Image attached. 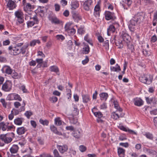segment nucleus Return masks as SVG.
<instances>
[{
	"mask_svg": "<svg viewBox=\"0 0 157 157\" xmlns=\"http://www.w3.org/2000/svg\"><path fill=\"white\" fill-rule=\"evenodd\" d=\"M144 19V16L142 13H138L133 17L128 25V28L131 31L133 32L135 26L142 22Z\"/></svg>",
	"mask_w": 157,
	"mask_h": 157,
	"instance_id": "f257e3e1",
	"label": "nucleus"
},
{
	"mask_svg": "<svg viewBox=\"0 0 157 157\" xmlns=\"http://www.w3.org/2000/svg\"><path fill=\"white\" fill-rule=\"evenodd\" d=\"M12 141V139L10 137H7V134H2L0 135V146H3L5 144H8Z\"/></svg>",
	"mask_w": 157,
	"mask_h": 157,
	"instance_id": "f03ea898",
	"label": "nucleus"
},
{
	"mask_svg": "<svg viewBox=\"0 0 157 157\" xmlns=\"http://www.w3.org/2000/svg\"><path fill=\"white\" fill-rule=\"evenodd\" d=\"M152 77L150 74H147L139 77V79L141 82L148 84H150L152 81Z\"/></svg>",
	"mask_w": 157,
	"mask_h": 157,
	"instance_id": "7ed1b4c3",
	"label": "nucleus"
},
{
	"mask_svg": "<svg viewBox=\"0 0 157 157\" xmlns=\"http://www.w3.org/2000/svg\"><path fill=\"white\" fill-rule=\"evenodd\" d=\"M9 53L11 55H17L21 53V50L20 49V48L15 47H13L10 46L9 47Z\"/></svg>",
	"mask_w": 157,
	"mask_h": 157,
	"instance_id": "20e7f679",
	"label": "nucleus"
},
{
	"mask_svg": "<svg viewBox=\"0 0 157 157\" xmlns=\"http://www.w3.org/2000/svg\"><path fill=\"white\" fill-rule=\"evenodd\" d=\"M12 88L11 83L8 81H6L2 85V89L5 91H9Z\"/></svg>",
	"mask_w": 157,
	"mask_h": 157,
	"instance_id": "39448f33",
	"label": "nucleus"
},
{
	"mask_svg": "<svg viewBox=\"0 0 157 157\" xmlns=\"http://www.w3.org/2000/svg\"><path fill=\"white\" fill-rule=\"evenodd\" d=\"M7 98L10 100H17L19 101L21 100V98L20 96L18 94L15 93L11 94H9L7 97Z\"/></svg>",
	"mask_w": 157,
	"mask_h": 157,
	"instance_id": "423d86ee",
	"label": "nucleus"
},
{
	"mask_svg": "<svg viewBox=\"0 0 157 157\" xmlns=\"http://www.w3.org/2000/svg\"><path fill=\"white\" fill-rule=\"evenodd\" d=\"M105 19L107 20H114L116 18L114 13L109 11H106L105 13Z\"/></svg>",
	"mask_w": 157,
	"mask_h": 157,
	"instance_id": "0eeeda50",
	"label": "nucleus"
},
{
	"mask_svg": "<svg viewBox=\"0 0 157 157\" xmlns=\"http://www.w3.org/2000/svg\"><path fill=\"white\" fill-rule=\"evenodd\" d=\"M93 2L92 0H87L84 3L83 6L84 9L86 10H89L91 7Z\"/></svg>",
	"mask_w": 157,
	"mask_h": 157,
	"instance_id": "6e6552de",
	"label": "nucleus"
},
{
	"mask_svg": "<svg viewBox=\"0 0 157 157\" xmlns=\"http://www.w3.org/2000/svg\"><path fill=\"white\" fill-rule=\"evenodd\" d=\"M1 70L3 73L10 75L11 74L13 70H12L10 66L6 65L3 66Z\"/></svg>",
	"mask_w": 157,
	"mask_h": 157,
	"instance_id": "1a4fd4ad",
	"label": "nucleus"
},
{
	"mask_svg": "<svg viewBox=\"0 0 157 157\" xmlns=\"http://www.w3.org/2000/svg\"><path fill=\"white\" fill-rule=\"evenodd\" d=\"M121 36L124 41L126 42L127 44H128L130 42V37L127 33H122L121 34Z\"/></svg>",
	"mask_w": 157,
	"mask_h": 157,
	"instance_id": "9d476101",
	"label": "nucleus"
},
{
	"mask_svg": "<svg viewBox=\"0 0 157 157\" xmlns=\"http://www.w3.org/2000/svg\"><path fill=\"white\" fill-rule=\"evenodd\" d=\"M133 102L135 105L140 106L143 104L144 102L140 98H136L133 99Z\"/></svg>",
	"mask_w": 157,
	"mask_h": 157,
	"instance_id": "9b49d317",
	"label": "nucleus"
},
{
	"mask_svg": "<svg viewBox=\"0 0 157 157\" xmlns=\"http://www.w3.org/2000/svg\"><path fill=\"white\" fill-rule=\"evenodd\" d=\"M7 6L10 10L13 9L15 8L17 6L16 4L12 0H9L7 4Z\"/></svg>",
	"mask_w": 157,
	"mask_h": 157,
	"instance_id": "f8f14e48",
	"label": "nucleus"
},
{
	"mask_svg": "<svg viewBox=\"0 0 157 157\" xmlns=\"http://www.w3.org/2000/svg\"><path fill=\"white\" fill-rule=\"evenodd\" d=\"M57 148L60 152L62 153H64L68 149L67 146L66 145L63 146L58 145Z\"/></svg>",
	"mask_w": 157,
	"mask_h": 157,
	"instance_id": "ddd939ff",
	"label": "nucleus"
},
{
	"mask_svg": "<svg viewBox=\"0 0 157 157\" xmlns=\"http://www.w3.org/2000/svg\"><path fill=\"white\" fill-rule=\"evenodd\" d=\"M119 25L117 23H116L113 25H110L107 29L113 33L115 31V27H118Z\"/></svg>",
	"mask_w": 157,
	"mask_h": 157,
	"instance_id": "4468645a",
	"label": "nucleus"
},
{
	"mask_svg": "<svg viewBox=\"0 0 157 157\" xmlns=\"http://www.w3.org/2000/svg\"><path fill=\"white\" fill-rule=\"evenodd\" d=\"M19 147L17 145H13L10 149V151L11 153H16L18 150Z\"/></svg>",
	"mask_w": 157,
	"mask_h": 157,
	"instance_id": "2eb2a0df",
	"label": "nucleus"
},
{
	"mask_svg": "<svg viewBox=\"0 0 157 157\" xmlns=\"http://www.w3.org/2000/svg\"><path fill=\"white\" fill-rule=\"evenodd\" d=\"M50 128L51 130L55 134L59 136L62 135V133L58 131L57 128L54 125L50 126Z\"/></svg>",
	"mask_w": 157,
	"mask_h": 157,
	"instance_id": "dca6fc26",
	"label": "nucleus"
},
{
	"mask_svg": "<svg viewBox=\"0 0 157 157\" xmlns=\"http://www.w3.org/2000/svg\"><path fill=\"white\" fill-rule=\"evenodd\" d=\"M79 6L78 2L77 1H75L71 2V9L72 10H74L77 8Z\"/></svg>",
	"mask_w": 157,
	"mask_h": 157,
	"instance_id": "f3484780",
	"label": "nucleus"
},
{
	"mask_svg": "<svg viewBox=\"0 0 157 157\" xmlns=\"http://www.w3.org/2000/svg\"><path fill=\"white\" fill-rule=\"evenodd\" d=\"M120 128L121 129L124 131L128 132L130 134H134L135 135L136 134V133L134 131L129 129L128 128H126L123 126H120Z\"/></svg>",
	"mask_w": 157,
	"mask_h": 157,
	"instance_id": "a211bd4d",
	"label": "nucleus"
},
{
	"mask_svg": "<svg viewBox=\"0 0 157 157\" xmlns=\"http://www.w3.org/2000/svg\"><path fill=\"white\" fill-rule=\"evenodd\" d=\"M125 151V150L122 148H118L117 152L120 157H124Z\"/></svg>",
	"mask_w": 157,
	"mask_h": 157,
	"instance_id": "6ab92c4d",
	"label": "nucleus"
},
{
	"mask_svg": "<svg viewBox=\"0 0 157 157\" xmlns=\"http://www.w3.org/2000/svg\"><path fill=\"white\" fill-rule=\"evenodd\" d=\"M100 97L101 100L106 101L108 97V95L106 93H102L100 94Z\"/></svg>",
	"mask_w": 157,
	"mask_h": 157,
	"instance_id": "aec40b11",
	"label": "nucleus"
},
{
	"mask_svg": "<svg viewBox=\"0 0 157 157\" xmlns=\"http://www.w3.org/2000/svg\"><path fill=\"white\" fill-rule=\"evenodd\" d=\"M14 15L17 18H21L23 17V14L21 10H18L15 12Z\"/></svg>",
	"mask_w": 157,
	"mask_h": 157,
	"instance_id": "412c9836",
	"label": "nucleus"
},
{
	"mask_svg": "<svg viewBox=\"0 0 157 157\" xmlns=\"http://www.w3.org/2000/svg\"><path fill=\"white\" fill-rule=\"evenodd\" d=\"M25 129L24 127H22L18 128L17 130V132L19 135H21L24 134L25 132Z\"/></svg>",
	"mask_w": 157,
	"mask_h": 157,
	"instance_id": "4be33fe9",
	"label": "nucleus"
},
{
	"mask_svg": "<svg viewBox=\"0 0 157 157\" xmlns=\"http://www.w3.org/2000/svg\"><path fill=\"white\" fill-rule=\"evenodd\" d=\"M8 123H5L3 122L0 123V129L2 128L3 131L6 130L7 128V126Z\"/></svg>",
	"mask_w": 157,
	"mask_h": 157,
	"instance_id": "5701e85b",
	"label": "nucleus"
},
{
	"mask_svg": "<svg viewBox=\"0 0 157 157\" xmlns=\"http://www.w3.org/2000/svg\"><path fill=\"white\" fill-rule=\"evenodd\" d=\"M146 100L148 104H150L151 103H155L156 102L155 98H152L150 99L149 98L146 97Z\"/></svg>",
	"mask_w": 157,
	"mask_h": 157,
	"instance_id": "b1692460",
	"label": "nucleus"
},
{
	"mask_svg": "<svg viewBox=\"0 0 157 157\" xmlns=\"http://www.w3.org/2000/svg\"><path fill=\"white\" fill-rule=\"evenodd\" d=\"M83 53L86 54H88L90 51V48L87 45H85L83 48Z\"/></svg>",
	"mask_w": 157,
	"mask_h": 157,
	"instance_id": "393cba45",
	"label": "nucleus"
},
{
	"mask_svg": "<svg viewBox=\"0 0 157 157\" xmlns=\"http://www.w3.org/2000/svg\"><path fill=\"white\" fill-rule=\"evenodd\" d=\"M23 119L20 118H18L14 120L15 124L17 125H21L22 123Z\"/></svg>",
	"mask_w": 157,
	"mask_h": 157,
	"instance_id": "a878e982",
	"label": "nucleus"
},
{
	"mask_svg": "<svg viewBox=\"0 0 157 157\" xmlns=\"http://www.w3.org/2000/svg\"><path fill=\"white\" fill-rule=\"evenodd\" d=\"M73 136L75 138H80L81 136L80 132L78 130L74 131L73 133Z\"/></svg>",
	"mask_w": 157,
	"mask_h": 157,
	"instance_id": "bb28decb",
	"label": "nucleus"
},
{
	"mask_svg": "<svg viewBox=\"0 0 157 157\" xmlns=\"http://www.w3.org/2000/svg\"><path fill=\"white\" fill-rule=\"evenodd\" d=\"M110 70L111 71L115 72H118L121 71V69L120 66L118 67H110Z\"/></svg>",
	"mask_w": 157,
	"mask_h": 157,
	"instance_id": "cd10ccee",
	"label": "nucleus"
},
{
	"mask_svg": "<svg viewBox=\"0 0 157 157\" xmlns=\"http://www.w3.org/2000/svg\"><path fill=\"white\" fill-rule=\"evenodd\" d=\"M82 99L84 102L86 103L90 100V97L89 96L87 95H83Z\"/></svg>",
	"mask_w": 157,
	"mask_h": 157,
	"instance_id": "c85d7f7f",
	"label": "nucleus"
},
{
	"mask_svg": "<svg viewBox=\"0 0 157 157\" xmlns=\"http://www.w3.org/2000/svg\"><path fill=\"white\" fill-rule=\"evenodd\" d=\"M40 123L44 125H48L49 124V121L47 120H43L40 119L39 121Z\"/></svg>",
	"mask_w": 157,
	"mask_h": 157,
	"instance_id": "c756f323",
	"label": "nucleus"
},
{
	"mask_svg": "<svg viewBox=\"0 0 157 157\" xmlns=\"http://www.w3.org/2000/svg\"><path fill=\"white\" fill-rule=\"evenodd\" d=\"M84 40L86 41L88 43H89L91 45H93V43L92 42V40L89 38L88 35L87 34L85 37L84 38Z\"/></svg>",
	"mask_w": 157,
	"mask_h": 157,
	"instance_id": "7c9ffc66",
	"label": "nucleus"
},
{
	"mask_svg": "<svg viewBox=\"0 0 157 157\" xmlns=\"http://www.w3.org/2000/svg\"><path fill=\"white\" fill-rule=\"evenodd\" d=\"M32 8V6L29 3H26L24 7V9L25 11L27 10H31Z\"/></svg>",
	"mask_w": 157,
	"mask_h": 157,
	"instance_id": "2f4dec72",
	"label": "nucleus"
},
{
	"mask_svg": "<svg viewBox=\"0 0 157 157\" xmlns=\"http://www.w3.org/2000/svg\"><path fill=\"white\" fill-rule=\"evenodd\" d=\"M28 46V44L24 46L21 48H20V49L21 50V53L23 54H24L26 52V50L27 47Z\"/></svg>",
	"mask_w": 157,
	"mask_h": 157,
	"instance_id": "473e14b6",
	"label": "nucleus"
},
{
	"mask_svg": "<svg viewBox=\"0 0 157 157\" xmlns=\"http://www.w3.org/2000/svg\"><path fill=\"white\" fill-rule=\"evenodd\" d=\"M55 124L57 125H60L62 124L61 121L60 120V118L58 117L55 119Z\"/></svg>",
	"mask_w": 157,
	"mask_h": 157,
	"instance_id": "72a5a7b5",
	"label": "nucleus"
},
{
	"mask_svg": "<svg viewBox=\"0 0 157 157\" xmlns=\"http://www.w3.org/2000/svg\"><path fill=\"white\" fill-rule=\"evenodd\" d=\"M27 151L29 152V154L24 155L23 157H33V156L31 155V154L32 153V151L31 148H29V149L25 151V152Z\"/></svg>",
	"mask_w": 157,
	"mask_h": 157,
	"instance_id": "f704fd0d",
	"label": "nucleus"
},
{
	"mask_svg": "<svg viewBox=\"0 0 157 157\" xmlns=\"http://www.w3.org/2000/svg\"><path fill=\"white\" fill-rule=\"evenodd\" d=\"M144 135L148 139L151 140L153 138L152 134L149 132H146Z\"/></svg>",
	"mask_w": 157,
	"mask_h": 157,
	"instance_id": "c9c22d12",
	"label": "nucleus"
},
{
	"mask_svg": "<svg viewBox=\"0 0 157 157\" xmlns=\"http://www.w3.org/2000/svg\"><path fill=\"white\" fill-rule=\"evenodd\" d=\"M12 77L14 79L17 78L18 74L15 71L13 70L11 74H10Z\"/></svg>",
	"mask_w": 157,
	"mask_h": 157,
	"instance_id": "e433bc0d",
	"label": "nucleus"
},
{
	"mask_svg": "<svg viewBox=\"0 0 157 157\" xmlns=\"http://www.w3.org/2000/svg\"><path fill=\"white\" fill-rule=\"evenodd\" d=\"M50 70L52 71H54L57 73L59 71V70L57 67L55 66H52L51 67Z\"/></svg>",
	"mask_w": 157,
	"mask_h": 157,
	"instance_id": "4c0bfd02",
	"label": "nucleus"
},
{
	"mask_svg": "<svg viewBox=\"0 0 157 157\" xmlns=\"http://www.w3.org/2000/svg\"><path fill=\"white\" fill-rule=\"evenodd\" d=\"M71 13L72 14L73 18L76 19H80V18L78 17L77 14L76 13V12L74 11H72Z\"/></svg>",
	"mask_w": 157,
	"mask_h": 157,
	"instance_id": "58836bf2",
	"label": "nucleus"
},
{
	"mask_svg": "<svg viewBox=\"0 0 157 157\" xmlns=\"http://www.w3.org/2000/svg\"><path fill=\"white\" fill-rule=\"evenodd\" d=\"M40 41L39 40H34L31 41L30 43V45L31 46H34L36 43L39 44Z\"/></svg>",
	"mask_w": 157,
	"mask_h": 157,
	"instance_id": "ea45409f",
	"label": "nucleus"
},
{
	"mask_svg": "<svg viewBox=\"0 0 157 157\" xmlns=\"http://www.w3.org/2000/svg\"><path fill=\"white\" fill-rule=\"evenodd\" d=\"M94 115L98 118H101L103 116V115L101 112H95L94 113Z\"/></svg>",
	"mask_w": 157,
	"mask_h": 157,
	"instance_id": "a19ab883",
	"label": "nucleus"
},
{
	"mask_svg": "<svg viewBox=\"0 0 157 157\" xmlns=\"http://www.w3.org/2000/svg\"><path fill=\"white\" fill-rule=\"evenodd\" d=\"M71 24L70 23H67L66 24L64 27L65 30L66 31H67L68 30L71 28Z\"/></svg>",
	"mask_w": 157,
	"mask_h": 157,
	"instance_id": "79ce46f5",
	"label": "nucleus"
},
{
	"mask_svg": "<svg viewBox=\"0 0 157 157\" xmlns=\"http://www.w3.org/2000/svg\"><path fill=\"white\" fill-rule=\"evenodd\" d=\"M52 22L56 24H58L60 23V21L57 18L54 17L52 19Z\"/></svg>",
	"mask_w": 157,
	"mask_h": 157,
	"instance_id": "37998d69",
	"label": "nucleus"
},
{
	"mask_svg": "<svg viewBox=\"0 0 157 157\" xmlns=\"http://www.w3.org/2000/svg\"><path fill=\"white\" fill-rule=\"evenodd\" d=\"M67 32L68 33H70L71 35H73L75 33V30L74 28H71Z\"/></svg>",
	"mask_w": 157,
	"mask_h": 157,
	"instance_id": "c03bdc74",
	"label": "nucleus"
},
{
	"mask_svg": "<svg viewBox=\"0 0 157 157\" xmlns=\"http://www.w3.org/2000/svg\"><path fill=\"white\" fill-rule=\"evenodd\" d=\"M79 110L77 108L74 107L73 111V114L74 115H77L78 114Z\"/></svg>",
	"mask_w": 157,
	"mask_h": 157,
	"instance_id": "a18cd8bd",
	"label": "nucleus"
},
{
	"mask_svg": "<svg viewBox=\"0 0 157 157\" xmlns=\"http://www.w3.org/2000/svg\"><path fill=\"white\" fill-rule=\"evenodd\" d=\"M53 152L55 157H61V156L59 155V153L56 149H55Z\"/></svg>",
	"mask_w": 157,
	"mask_h": 157,
	"instance_id": "49530a36",
	"label": "nucleus"
},
{
	"mask_svg": "<svg viewBox=\"0 0 157 157\" xmlns=\"http://www.w3.org/2000/svg\"><path fill=\"white\" fill-rule=\"evenodd\" d=\"M56 38L57 40H61L62 41L63 40L65 39L64 36L61 35H57Z\"/></svg>",
	"mask_w": 157,
	"mask_h": 157,
	"instance_id": "de8ad7c7",
	"label": "nucleus"
},
{
	"mask_svg": "<svg viewBox=\"0 0 157 157\" xmlns=\"http://www.w3.org/2000/svg\"><path fill=\"white\" fill-rule=\"evenodd\" d=\"M49 100L52 102H55L57 101V98L56 97L53 96L50 98Z\"/></svg>",
	"mask_w": 157,
	"mask_h": 157,
	"instance_id": "09e8293b",
	"label": "nucleus"
},
{
	"mask_svg": "<svg viewBox=\"0 0 157 157\" xmlns=\"http://www.w3.org/2000/svg\"><path fill=\"white\" fill-rule=\"evenodd\" d=\"M25 115L28 118H29L32 115V113L31 112L27 111L25 113Z\"/></svg>",
	"mask_w": 157,
	"mask_h": 157,
	"instance_id": "8fccbe9b",
	"label": "nucleus"
},
{
	"mask_svg": "<svg viewBox=\"0 0 157 157\" xmlns=\"http://www.w3.org/2000/svg\"><path fill=\"white\" fill-rule=\"evenodd\" d=\"M80 151L82 152L85 151L86 149V147L84 145H81L79 147Z\"/></svg>",
	"mask_w": 157,
	"mask_h": 157,
	"instance_id": "3c124183",
	"label": "nucleus"
},
{
	"mask_svg": "<svg viewBox=\"0 0 157 157\" xmlns=\"http://www.w3.org/2000/svg\"><path fill=\"white\" fill-rule=\"evenodd\" d=\"M35 23V22L33 21H28L27 23V26L28 27H32L34 25Z\"/></svg>",
	"mask_w": 157,
	"mask_h": 157,
	"instance_id": "603ef678",
	"label": "nucleus"
},
{
	"mask_svg": "<svg viewBox=\"0 0 157 157\" xmlns=\"http://www.w3.org/2000/svg\"><path fill=\"white\" fill-rule=\"evenodd\" d=\"M127 44V46L128 48L131 50V52H132L133 50L134 49V46L131 44H130V42Z\"/></svg>",
	"mask_w": 157,
	"mask_h": 157,
	"instance_id": "864d4df0",
	"label": "nucleus"
},
{
	"mask_svg": "<svg viewBox=\"0 0 157 157\" xmlns=\"http://www.w3.org/2000/svg\"><path fill=\"white\" fill-rule=\"evenodd\" d=\"M24 21L23 17H21V18H17V25H18L19 24H21L23 23Z\"/></svg>",
	"mask_w": 157,
	"mask_h": 157,
	"instance_id": "5fc2aeb1",
	"label": "nucleus"
},
{
	"mask_svg": "<svg viewBox=\"0 0 157 157\" xmlns=\"http://www.w3.org/2000/svg\"><path fill=\"white\" fill-rule=\"evenodd\" d=\"M0 102L2 103L3 107L5 108L6 107L7 103L4 99H1L0 100Z\"/></svg>",
	"mask_w": 157,
	"mask_h": 157,
	"instance_id": "6e6d98bb",
	"label": "nucleus"
},
{
	"mask_svg": "<svg viewBox=\"0 0 157 157\" xmlns=\"http://www.w3.org/2000/svg\"><path fill=\"white\" fill-rule=\"evenodd\" d=\"M104 46L106 47L105 48L106 49H109V40H105L104 43Z\"/></svg>",
	"mask_w": 157,
	"mask_h": 157,
	"instance_id": "4d7b16f0",
	"label": "nucleus"
},
{
	"mask_svg": "<svg viewBox=\"0 0 157 157\" xmlns=\"http://www.w3.org/2000/svg\"><path fill=\"white\" fill-rule=\"evenodd\" d=\"M125 3L129 6L132 3V0H124Z\"/></svg>",
	"mask_w": 157,
	"mask_h": 157,
	"instance_id": "13d9d810",
	"label": "nucleus"
},
{
	"mask_svg": "<svg viewBox=\"0 0 157 157\" xmlns=\"http://www.w3.org/2000/svg\"><path fill=\"white\" fill-rule=\"evenodd\" d=\"M120 145L127 147L128 146V143H121L119 144Z\"/></svg>",
	"mask_w": 157,
	"mask_h": 157,
	"instance_id": "bf43d9fd",
	"label": "nucleus"
},
{
	"mask_svg": "<svg viewBox=\"0 0 157 157\" xmlns=\"http://www.w3.org/2000/svg\"><path fill=\"white\" fill-rule=\"evenodd\" d=\"M100 10V6L98 4H97L95 6L94 9V11H99Z\"/></svg>",
	"mask_w": 157,
	"mask_h": 157,
	"instance_id": "052dcab7",
	"label": "nucleus"
},
{
	"mask_svg": "<svg viewBox=\"0 0 157 157\" xmlns=\"http://www.w3.org/2000/svg\"><path fill=\"white\" fill-rule=\"evenodd\" d=\"M38 64H42L43 63V59H36V60Z\"/></svg>",
	"mask_w": 157,
	"mask_h": 157,
	"instance_id": "680f3d73",
	"label": "nucleus"
},
{
	"mask_svg": "<svg viewBox=\"0 0 157 157\" xmlns=\"http://www.w3.org/2000/svg\"><path fill=\"white\" fill-rule=\"evenodd\" d=\"M55 10L56 11H59L60 10V6L59 5L57 4H55Z\"/></svg>",
	"mask_w": 157,
	"mask_h": 157,
	"instance_id": "e2e57ef3",
	"label": "nucleus"
},
{
	"mask_svg": "<svg viewBox=\"0 0 157 157\" xmlns=\"http://www.w3.org/2000/svg\"><path fill=\"white\" fill-rule=\"evenodd\" d=\"M13 110L11 111V113L9 115V118L10 120H12L13 118Z\"/></svg>",
	"mask_w": 157,
	"mask_h": 157,
	"instance_id": "0e129e2a",
	"label": "nucleus"
},
{
	"mask_svg": "<svg viewBox=\"0 0 157 157\" xmlns=\"http://www.w3.org/2000/svg\"><path fill=\"white\" fill-rule=\"evenodd\" d=\"M36 61L32 60L29 63V64L30 66H35L36 65Z\"/></svg>",
	"mask_w": 157,
	"mask_h": 157,
	"instance_id": "69168bd1",
	"label": "nucleus"
},
{
	"mask_svg": "<svg viewBox=\"0 0 157 157\" xmlns=\"http://www.w3.org/2000/svg\"><path fill=\"white\" fill-rule=\"evenodd\" d=\"M157 40V37L156 35H154L152 36L151 40L153 42H155Z\"/></svg>",
	"mask_w": 157,
	"mask_h": 157,
	"instance_id": "338daca9",
	"label": "nucleus"
},
{
	"mask_svg": "<svg viewBox=\"0 0 157 157\" xmlns=\"http://www.w3.org/2000/svg\"><path fill=\"white\" fill-rule=\"evenodd\" d=\"M67 130L72 131L74 130V128L72 126H67L66 128Z\"/></svg>",
	"mask_w": 157,
	"mask_h": 157,
	"instance_id": "774afa93",
	"label": "nucleus"
}]
</instances>
